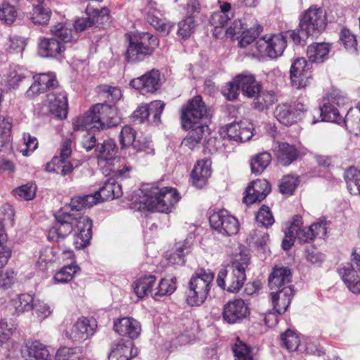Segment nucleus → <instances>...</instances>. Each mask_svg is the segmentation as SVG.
I'll return each instance as SVG.
<instances>
[{
	"mask_svg": "<svg viewBox=\"0 0 360 360\" xmlns=\"http://www.w3.org/2000/svg\"><path fill=\"white\" fill-rule=\"evenodd\" d=\"M120 119L116 116L114 107L105 103H97L82 117L73 120L75 131L96 129H105L117 126Z\"/></svg>",
	"mask_w": 360,
	"mask_h": 360,
	"instance_id": "1",
	"label": "nucleus"
},
{
	"mask_svg": "<svg viewBox=\"0 0 360 360\" xmlns=\"http://www.w3.org/2000/svg\"><path fill=\"white\" fill-rule=\"evenodd\" d=\"M141 192H145L141 201L142 208L162 213L170 212L180 199L177 191L172 187L151 186Z\"/></svg>",
	"mask_w": 360,
	"mask_h": 360,
	"instance_id": "2",
	"label": "nucleus"
},
{
	"mask_svg": "<svg viewBox=\"0 0 360 360\" xmlns=\"http://www.w3.org/2000/svg\"><path fill=\"white\" fill-rule=\"evenodd\" d=\"M249 262L248 255H237L229 269H221L219 271L216 281L218 286L229 292H238L246 280L245 269Z\"/></svg>",
	"mask_w": 360,
	"mask_h": 360,
	"instance_id": "3",
	"label": "nucleus"
},
{
	"mask_svg": "<svg viewBox=\"0 0 360 360\" xmlns=\"http://www.w3.org/2000/svg\"><path fill=\"white\" fill-rule=\"evenodd\" d=\"M52 37L40 38L38 52L43 58H56L65 51L64 44L70 42L72 38V30L66 25L58 22L51 27Z\"/></svg>",
	"mask_w": 360,
	"mask_h": 360,
	"instance_id": "4",
	"label": "nucleus"
},
{
	"mask_svg": "<svg viewBox=\"0 0 360 360\" xmlns=\"http://www.w3.org/2000/svg\"><path fill=\"white\" fill-rule=\"evenodd\" d=\"M214 274L210 270L201 269L191 276L186 291V302L190 306L198 307L206 300L211 288Z\"/></svg>",
	"mask_w": 360,
	"mask_h": 360,
	"instance_id": "5",
	"label": "nucleus"
},
{
	"mask_svg": "<svg viewBox=\"0 0 360 360\" xmlns=\"http://www.w3.org/2000/svg\"><path fill=\"white\" fill-rule=\"evenodd\" d=\"M158 45V39L148 32L134 34L129 38L126 58L130 63L142 61L151 56Z\"/></svg>",
	"mask_w": 360,
	"mask_h": 360,
	"instance_id": "6",
	"label": "nucleus"
},
{
	"mask_svg": "<svg viewBox=\"0 0 360 360\" xmlns=\"http://www.w3.org/2000/svg\"><path fill=\"white\" fill-rule=\"evenodd\" d=\"M302 219L299 216L293 220L285 232V237L282 241V248L285 250L290 249L295 240L297 238L300 243H309L313 240L319 234L320 229L325 230L322 222L314 223L309 227L302 228Z\"/></svg>",
	"mask_w": 360,
	"mask_h": 360,
	"instance_id": "7",
	"label": "nucleus"
},
{
	"mask_svg": "<svg viewBox=\"0 0 360 360\" xmlns=\"http://www.w3.org/2000/svg\"><path fill=\"white\" fill-rule=\"evenodd\" d=\"M209 110L200 96H196L181 108V120L184 129L203 125L202 121L209 117Z\"/></svg>",
	"mask_w": 360,
	"mask_h": 360,
	"instance_id": "8",
	"label": "nucleus"
},
{
	"mask_svg": "<svg viewBox=\"0 0 360 360\" xmlns=\"http://www.w3.org/2000/svg\"><path fill=\"white\" fill-rule=\"evenodd\" d=\"M326 11L317 7H310L300 20V27L305 36H317L326 28Z\"/></svg>",
	"mask_w": 360,
	"mask_h": 360,
	"instance_id": "9",
	"label": "nucleus"
},
{
	"mask_svg": "<svg viewBox=\"0 0 360 360\" xmlns=\"http://www.w3.org/2000/svg\"><path fill=\"white\" fill-rule=\"evenodd\" d=\"M209 221L211 227L224 236L234 235L239 229L238 219L225 210L214 212L210 216Z\"/></svg>",
	"mask_w": 360,
	"mask_h": 360,
	"instance_id": "10",
	"label": "nucleus"
},
{
	"mask_svg": "<svg viewBox=\"0 0 360 360\" xmlns=\"http://www.w3.org/2000/svg\"><path fill=\"white\" fill-rule=\"evenodd\" d=\"M287 41L283 34H274L269 37H262L255 42L257 51L271 58L281 56L286 47Z\"/></svg>",
	"mask_w": 360,
	"mask_h": 360,
	"instance_id": "11",
	"label": "nucleus"
},
{
	"mask_svg": "<svg viewBox=\"0 0 360 360\" xmlns=\"http://www.w3.org/2000/svg\"><path fill=\"white\" fill-rule=\"evenodd\" d=\"M71 154V141L65 140L62 143L60 156H54L51 161L46 165V171L55 172L62 176L69 174L74 169L73 164L67 160Z\"/></svg>",
	"mask_w": 360,
	"mask_h": 360,
	"instance_id": "12",
	"label": "nucleus"
},
{
	"mask_svg": "<svg viewBox=\"0 0 360 360\" xmlns=\"http://www.w3.org/2000/svg\"><path fill=\"white\" fill-rule=\"evenodd\" d=\"M73 234L76 248H85L91 238L92 224L90 219L80 213H74Z\"/></svg>",
	"mask_w": 360,
	"mask_h": 360,
	"instance_id": "13",
	"label": "nucleus"
},
{
	"mask_svg": "<svg viewBox=\"0 0 360 360\" xmlns=\"http://www.w3.org/2000/svg\"><path fill=\"white\" fill-rule=\"evenodd\" d=\"M74 213L62 212L56 215V222L48 233L51 240L59 241L73 233Z\"/></svg>",
	"mask_w": 360,
	"mask_h": 360,
	"instance_id": "14",
	"label": "nucleus"
},
{
	"mask_svg": "<svg viewBox=\"0 0 360 360\" xmlns=\"http://www.w3.org/2000/svg\"><path fill=\"white\" fill-rule=\"evenodd\" d=\"M248 304L243 299H235L224 304V321L229 324L240 323L250 314Z\"/></svg>",
	"mask_w": 360,
	"mask_h": 360,
	"instance_id": "15",
	"label": "nucleus"
},
{
	"mask_svg": "<svg viewBox=\"0 0 360 360\" xmlns=\"http://www.w3.org/2000/svg\"><path fill=\"white\" fill-rule=\"evenodd\" d=\"M234 13L231 8V4L222 2L220 5V10L214 12L210 18V23L214 27L212 34L219 38L224 36L225 25L233 17Z\"/></svg>",
	"mask_w": 360,
	"mask_h": 360,
	"instance_id": "16",
	"label": "nucleus"
},
{
	"mask_svg": "<svg viewBox=\"0 0 360 360\" xmlns=\"http://www.w3.org/2000/svg\"><path fill=\"white\" fill-rule=\"evenodd\" d=\"M96 327L95 320L85 317L79 318L68 333V338L73 342H82L94 335Z\"/></svg>",
	"mask_w": 360,
	"mask_h": 360,
	"instance_id": "17",
	"label": "nucleus"
},
{
	"mask_svg": "<svg viewBox=\"0 0 360 360\" xmlns=\"http://www.w3.org/2000/svg\"><path fill=\"white\" fill-rule=\"evenodd\" d=\"M160 73L158 70H152L143 75L132 79L130 85L139 90L141 94L153 93L160 86Z\"/></svg>",
	"mask_w": 360,
	"mask_h": 360,
	"instance_id": "18",
	"label": "nucleus"
},
{
	"mask_svg": "<svg viewBox=\"0 0 360 360\" xmlns=\"http://www.w3.org/2000/svg\"><path fill=\"white\" fill-rule=\"evenodd\" d=\"M271 191V186L266 179L252 181L245 191L243 202L250 205L261 202Z\"/></svg>",
	"mask_w": 360,
	"mask_h": 360,
	"instance_id": "19",
	"label": "nucleus"
},
{
	"mask_svg": "<svg viewBox=\"0 0 360 360\" xmlns=\"http://www.w3.org/2000/svg\"><path fill=\"white\" fill-rule=\"evenodd\" d=\"M46 105L51 114L63 119L68 114V98L65 92L53 91L47 94Z\"/></svg>",
	"mask_w": 360,
	"mask_h": 360,
	"instance_id": "20",
	"label": "nucleus"
},
{
	"mask_svg": "<svg viewBox=\"0 0 360 360\" xmlns=\"http://www.w3.org/2000/svg\"><path fill=\"white\" fill-rule=\"evenodd\" d=\"M34 82L26 92L28 97L37 96L47 89H54L58 86L56 75L53 73H41L33 77Z\"/></svg>",
	"mask_w": 360,
	"mask_h": 360,
	"instance_id": "21",
	"label": "nucleus"
},
{
	"mask_svg": "<svg viewBox=\"0 0 360 360\" xmlns=\"http://www.w3.org/2000/svg\"><path fill=\"white\" fill-rule=\"evenodd\" d=\"M356 269L352 263L342 264L338 269V273L348 289L353 293L360 292V266Z\"/></svg>",
	"mask_w": 360,
	"mask_h": 360,
	"instance_id": "22",
	"label": "nucleus"
},
{
	"mask_svg": "<svg viewBox=\"0 0 360 360\" xmlns=\"http://www.w3.org/2000/svg\"><path fill=\"white\" fill-rule=\"evenodd\" d=\"M113 327L120 335L131 339L137 338L141 331L140 323L131 317H124L115 321Z\"/></svg>",
	"mask_w": 360,
	"mask_h": 360,
	"instance_id": "23",
	"label": "nucleus"
},
{
	"mask_svg": "<svg viewBox=\"0 0 360 360\" xmlns=\"http://www.w3.org/2000/svg\"><path fill=\"white\" fill-rule=\"evenodd\" d=\"M294 295L295 290L292 285L283 287L276 292L271 293L272 304L276 313L282 314L286 311Z\"/></svg>",
	"mask_w": 360,
	"mask_h": 360,
	"instance_id": "24",
	"label": "nucleus"
},
{
	"mask_svg": "<svg viewBox=\"0 0 360 360\" xmlns=\"http://www.w3.org/2000/svg\"><path fill=\"white\" fill-rule=\"evenodd\" d=\"M22 354L26 360H51L48 347L38 340L25 342Z\"/></svg>",
	"mask_w": 360,
	"mask_h": 360,
	"instance_id": "25",
	"label": "nucleus"
},
{
	"mask_svg": "<svg viewBox=\"0 0 360 360\" xmlns=\"http://www.w3.org/2000/svg\"><path fill=\"white\" fill-rule=\"evenodd\" d=\"M138 350L131 341H120L112 345L108 360H131L136 356Z\"/></svg>",
	"mask_w": 360,
	"mask_h": 360,
	"instance_id": "26",
	"label": "nucleus"
},
{
	"mask_svg": "<svg viewBox=\"0 0 360 360\" xmlns=\"http://www.w3.org/2000/svg\"><path fill=\"white\" fill-rule=\"evenodd\" d=\"M291 282L292 274L288 267L276 266L269 276V285L271 290H278L288 287L291 285Z\"/></svg>",
	"mask_w": 360,
	"mask_h": 360,
	"instance_id": "27",
	"label": "nucleus"
},
{
	"mask_svg": "<svg viewBox=\"0 0 360 360\" xmlns=\"http://www.w3.org/2000/svg\"><path fill=\"white\" fill-rule=\"evenodd\" d=\"M211 173V161L210 160L204 159L198 161L191 175L193 184L197 188H202L206 184Z\"/></svg>",
	"mask_w": 360,
	"mask_h": 360,
	"instance_id": "28",
	"label": "nucleus"
},
{
	"mask_svg": "<svg viewBox=\"0 0 360 360\" xmlns=\"http://www.w3.org/2000/svg\"><path fill=\"white\" fill-rule=\"evenodd\" d=\"M321 120L323 122H337L340 124L342 122L347 126L349 123H354L352 120V110H350L343 120L340 115L338 110L330 103H324L320 108Z\"/></svg>",
	"mask_w": 360,
	"mask_h": 360,
	"instance_id": "29",
	"label": "nucleus"
},
{
	"mask_svg": "<svg viewBox=\"0 0 360 360\" xmlns=\"http://www.w3.org/2000/svg\"><path fill=\"white\" fill-rule=\"evenodd\" d=\"M275 155L281 165L288 166L297 159L299 151L294 145L283 142L278 143Z\"/></svg>",
	"mask_w": 360,
	"mask_h": 360,
	"instance_id": "30",
	"label": "nucleus"
},
{
	"mask_svg": "<svg viewBox=\"0 0 360 360\" xmlns=\"http://www.w3.org/2000/svg\"><path fill=\"white\" fill-rule=\"evenodd\" d=\"M252 98H254L253 108L259 111L268 110L278 101L277 95L274 91L262 90V86L255 96Z\"/></svg>",
	"mask_w": 360,
	"mask_h": 360,
	"instance_id": "31",
	"label": "nucleus"
},
{
	"mask_svg": "<svg viewBox=\"0 0 360 360\" xmlns=\"http://www.w3.org/2000/svg\"><path fill=\"white\" fill-rule=\"evenodd\" d=\"M235 78L243 94L248 98L255 96L261 87L252 75L242 74Z\"/></svg>",
	"mask_w": 360,
	"mask_h": 360,
	"instance_id": "32",
	"label": "nucleus"
},
{
	"mask_svg": "<svg viewBox=\"0 0 360 360\" xmlns=\"http://www.w3.org/2000/svg\"><path fill=\"white\" fill-rule=\"evenodd\" d=\"M227 136L231 140L245 142L251 139L253 133L250 127L243 123H231L226 127Z\"/></svg>",
	"mask_w": 360,
	"mask_h": 360,
	"instance_id": "33",
	"label": "nucleus"
},
{
	"mask_svg": "<svg viewBox=\"0 0 360 360\" xmlns=\"http://www.w3.org/2000/svg\"><path fill=\"white\" fill-rule=\"evenodd\" d=\"M96 192L101 201L111 200L115 198H118L122 195L120 184L116 183L114 180L107 181L104 185Z\"/></svg>",
	"mask_w": 360,
	"mask_h": 360,
	"instance_id": "34",
	"label": "nucleus"
},
{
	"mask_svg": "<svg viewBox=\"0 0 360 360\" xmlns=\"http://www.w3.org/2000/svg\"><path fill=\"white\" fill-rule=\"evenodd\" d=\"M330 50L328 43H314L308 46L307 54L311 63H321L327 58Z\"/></svg>",
	"mask_w": 360,
	"mask_h": 360,
	"instance_id": "35",
	"label": "nucleus"
},
{
	"mask_svg": "<svg viewBox=\"0 0 360 360\" xmlns=\"http://www.w3.org/2000/svg\"><path fill=\"white\" fill-rule=\"evenodd\" d=\"M156 278L154 276H144L134 282L132 288L139 298H143L152 291Z\"/></svg>",
	"mask_w": 360,
	"mask_h": 360,
	"instance_id": "36",
	"label": "nucleus"
},
{
	"mask_svg": "<svg viewBox=\"0 0 360 360\" xmlns=\"http://www.w3.org/2000/svg\"><path fill=\"white\" fill-rule=\"evenodd\" d=\"M274 113L276 120L285 126H290L296 122L291 104L281 103L278 105Z\"/></svg>",
	"mask_w": 360,
	"mask_h": 360,
	"instance_id": "37",
	"label": "nucleus"
},
{
	"mask_svg": "<svg viewBox=\"0 0 360 360\" xmlns=\"http://www.w3.org/2000/svg\"><path fill=\"white\" fill-rule=\"evenodd\" d=\"M101 200L95 192L94 194L84 195L72 199L70 204L71 211H80L84 208H89L97 204Z\"/></svg>",
	"mask_w": 360,
	"mask_h": 360,
	"instance_id": "38",
	"label": "nucleus"
},
{
	"mask_svg": "<svg viewBox=\"0 0 360 360\" xmlns=\"http://www.w3.org/2000/svg\"><path fill=\"white\" fill-rule=\"evenodd\" d=\"M35 302L34 296L31 294H20L11 301L17 314L32 310Z\"/></svg>",
	"mask_w": 360,
	"mask_h": 360,
	"instance_id": "39",
	"label": "nucleus"
},
{
	"mask_svg": "<svg viewBox=\"0 0 360 360\" xmlns=\"http://www.w3.org/2000/svg\"><path fill=\"white\" fill-rule=\"evenodd\" d=\"M51 11L49 7L43 3L34 6L30 13V19L34 24L45 25L51 17Z\"/></svg>",
	"mask_w": 360,
	"mask_h": 360,
	"instance_id": "40",
	"label": "nucleus"
},
{
	"mask_svg": "<svg viewBox=\"0 0 360 360\" xmlns=\"http://www.w3.org/2000/svg\"><path fill=\"white\" fill-rule=\"evenodd\" d=\"M147 21L153 26L156 30L162 33L163 35H167L174 25L167 21L165 19L160 17V13L158 12H150L147 15Z\"/></svg>",
	"mask_w": 360,
	"mask_h": 360,
	"instance_id": "41",
	"label": "nucleus"
},
{
	"mask_svg": "<svg viewBox=\"0 0 360 360\" xmlns=\"http://www.w3.org/2000/svg\"><path fill=\"white\" fill-rule=\"evenodd\" d=\"M347 189L352 195H360V170L355 167L349 168L345 174Z\"/></svg>",
	"mask_w": 360,
	"mask_h": 360,
	"instance_id": "42",
	"label": "nucleus"
},
{
	"mask_svg": "<svg viewBox=\"0 0 360 360\" xmlns=\"http://www.w3.org/2000/svg\"><path fill=\"white\" fill-rule=\"evenodd\" d=\"M96 151L98 153L99 160L111 161L116 154V145L112 139H108L103 143L97 144Z\"/></svg>",
	"mask_w": 360,
	"mask_h": 360,
	"instance_id": "43",
	"label": "nucleus"
},
{
	"mask_svg": "<svg viewBox=\"0 0 360 360\" xmlns=\"http://www.w3.org/2000/svg\"><path fill=\"white\" fill-rule=\"evenodd\" d=\"M271 161V155L264 152L256 155L250 161L251 172L256 175L261 174L269 165Z\"/></svg>",
	"mask_w": 360,
	"mask_h": 360,
	"instance_id": "44",
	"label": "nucleus"
},
{
	"mask_svg": "<svg viewBox=\"0 0 360 360\" xmlns=\"http://www.w3.org/2000/svg\"><path fill=\"white\" fill-rule=\"evenodd\" d=\"M205 125H198L191 128L187 136L182 141V144L191 150H193L202 141L205 135Z\"/></svg>",
	"mask_w": 360,
	"mask_h": 360,
	"instance_id": "45",
	"label": "nucleus"
},
{
	"mask_svg": "<svg viewBox=\"0 0 360 360\" xmlns=\"http://www.w3.org/2000/svg\"><path fill=\"white\" fill-rule=\"evenodd\" d=\"M27 70L19 65L11 67L6 74V84L10 88L15 89L19 83L26 78Z\"/></svg>",
	"mask_w": 360,
	"mask_h": 360,
	"instance_id": "46",
	"label": "nucleus"
},
{
	"mask_svg": "<svg viewBox=\"0 0 360 360\" xmlns=\"http://www.w3.org/2000/svg\"><path fill=\"white\" fill-rule=\"evenodd\" d=\"M191 243L186 240L183 243L176 245V251L170 255L169 261L173 264L182 265L185 262V255L191 251Z\"/></svg>",
	"mask_w": 360,
	"mask_h": 360,
	"instance_id": "47",
	"label": "nucleus"
},
{
	"mask_svg": "<svg viewBox=\"0 0 360 360\" xmlns=\"http://www.w3.org/2000/svg\"><path fill=\"white\" fill-rule=\"evenodd\" d=\"M165 103L161 101H153L146 104L148 112V123L158 124L160 122V116L165 108Z\"/></svg>",
	"mask_w": 360,
	"mask_h": 360,
	"instance_id": "48",
	"label": "nucleus"
},
{
	"mask_svg": "<svg viewBox=\"0 0 360 360\" xmlns=\"http://www.w3.org/2000/svg\"><path fill=\"white\" fill-rule=\"evenodd\" d=\"M176 288V279L175 277L162 278L158 286L155 289L153 297L168 295L173 293Z\"/></svg>",
	"mask_w": 360,
	"mask_h": 360,
	"instance_id": "49",
	"label": "nucleus"
},
{
	"mask_svg": "<svg viewBox=\"0 0 360 360\" xmlns=\"http://www.w3.org/2000/svg\"><path fill=\"white\" fill-rule=\"evenodd\" d=\"M195 25L194 17L187 16L178 24V36L181 39H188L193 33Z\"/></svg>",
	"mask_w": 360,
	"mask_h": 360,
	"instance_id": "50",
	"label": "nucleus"
},
{
	"mask_svg": "<svg viewBox=\"0 0 360 360\" xmlns=\"http://www.w3.org/2000/svg\"><path fill=\"white\" fill-rule=\"evenodd\" d=\"M311 64L304 58H297L291 65L290 75H292L295 83H297V75H300L305 72H311Z\"/></svg>",
	"mask_w": 360,
	"mask_h": 360,
	"instance_id": "51",
	"label": "nucleus"
},
{
	"mask_svg": "<svg viewBox=\"0 0 360 360\" xmlns=\"http://www.w3.org/2000/svg\"><path fill=\"white\" fill-rule=\"evenodd\" d=\"M235 360H253L251 349L238 339L232 347Z\"/></svg>",
	"mask_w": 360,
	"mask_h": 360,
	"instance_id": "52",
	"label": "nucleus"
},
{
	"mask_svg": "<svg viewBox=\"0 0 360 360\" xmlns=\"http://www.w3.org/2000/svg\"><path fill=\"white\" fill-rule=\"evenodd\" d=\"M281 340L283 347L290 352L297 350L300 345L298 336L291 330H287L285 333L281 334Z\"/></svg>",
	"mask_w": 360,
	"mask_h": 360,
	"instance_id": "53",
	"label": "nucleus"
},
{
	"mask_svg": "<svg viewBox=\"0 0 360 360\" xmlns=\"http://www.w3.org/2000/svg\"><path fill=\"white\" fill-rule=\"evenodd\" d=\"M269 234L260 230H252L247 238V243L250 246L262 247L269 240Z\"/></svg>",
	"mask_w": 360,
	"mask_h": 360,
	"instance_id": "54",
	"label": "nucleus"
},
{
	"mask_svg": "<svg viewBox=\"0 0 360 360\" xmlns=\"http://www.w3.org/2000/svg\"><path fill=\"white\" fill-rule=\"evenodd\" d=\"M79 269L76 265L65 266L55 274L54 279L57 283H68L73 278Z\"/></svg>",
	"mask_w": 360,
	"mask_h": 360,
	"instance_id": "55",
	"label": "nucleus"
},
{
	"mask_svg": "<svg viewBox=\"0 0 360 360\" xmlns=\"http://www.w3.org/2000/svg\"><path fill=\"white\" fill-rule=\"evenodd\" d=\"M256 221L261 226L269 228L274 223V218L269 207L262 205L258 210Z\"/></svg>",
	"mask_w": 360,
	"mask_h": 360,
	"instance_id": "56",
	"label": "nucleus"
},
{
	"mask_svg": "<svg viewBox=\"0 0 360 360\" xmlns=\"http://www.w3.org/2000/svg\"><path fill=\"white\" fill-rule=\"evenodd\" d=\"M18 16V12L14 6L4 3L0 7V20L5 24L11 25Z\"/></svg>",
	"mask_w": 360,
	"mask_h": 360,
	"instance_id": "57",
	"label": "nucleus"
},
{
	"mask_svg": "<svg viewBox=\"0 0 360 360\" xmlns=\"http://www.w3.org/2000/svg\"><path fill=\"white\" fill-rule=\"evenodd\" d=\"M262 31V27H250L242 32L239 37L238 45L240 47H245L255 41L259 34Z\"/></svg>",
	"mask_w": 360,
	"mask_h": 360,
	"instance_id": "58",
	"label": "nucleus"
},
{
	"mask_svg": "<svg viewBox=\"0 0 360 360\" xmlns=\"http://www.w3.org/2000/svg\"><path fill=\"white\" fill-rule=\"evenodd\" d=\"M136 137V132L133 128L128 125L123 127L120 134V143L122 148L131 146Z\"/></svg>",
	"mask_w": 360,
	"mask_h": 360,
	"instance_id": "59",
	"label": "nucleus"
},
{
	"mask_svg": "<svg viewBox=\"0 0 360 360\" xmlns=\"http://www.w3.org/2000/svg\"><path fill=\"white\" fill-rule=\"evenodd\" d=\"M299 183L298 179L294 176H284L279 185L280 192L285 195H291Z\"/></svg>",
	"mask_w": 360,
	"mask_h": 360,
	"instance_id": "60",
	"label": "nucleus"
},
{
	"mask_svg": "<svg viewBox=\"0 0 360 360\" xmlns=\"http://www.w3.org/2000/svg\"><path fill=\"white\" fill-rule=\"evenodd\" d=\"M56 360H80L76 348L60 347L56 352Z\"/></svg>",
	"mask_w": 360,
	"mask_h": 360,
	"instance_id": "61",
	"label": "nucleus"
},
{
	"mask_svg": "<svg viewBox=\"0 0 360 360\" xmlns=\"http://www.w3.org/2000/svg\"><path fill=\"white\" fill-rule=\"evenodd\" d=\"M35 192L36 187L32 184L22 185L13 191L15 195H18L25 200H30L34 198Z\"/></svg>",
	"mask_w": 360,
	"mask_h": 360,
	"instance_id": "62",
	"label": "nucleus"
},
{
	"mask_svg": "<svg viewBox=\"0 0 360 360\" xmlns=\"http://www.w3.org/2000/svg\"><path fill=\"white\" fill-rule=\"evenodd\" d=\"M340 39L347 49L356 50V37L349 30H342L340 32Z\"/></svg>",
	"mask_w": 360,
	"mask_h": 360,
	"instance_id": "63",
	"label": "nucleus"
},
{
	"mask_svg": "<svg viewBox=\"0 0 360 360\" xmlns=\"http://www.w3.org/2000/svg\"><path fill=\"white\" fill-rule=\"evenodd\" d=\"M131 146L137 152L143 151L148 154L153 153V148L150 146V141L146 137H138Z\"/></svg>",
	"mask_w": 360,
	"mask_h": 360,
	"instance_id": "64",
	"label": "nucleus"
}]
</instances>
